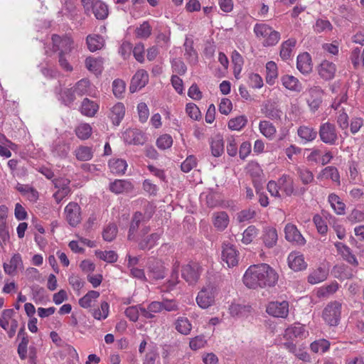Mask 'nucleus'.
Returning a JSON list of instances; mask_svg holds the SVG:
<instances>
[{"label":"nucleus","mask_w":364,"mask_h":364,"mask_svg":"<svg viewBox=\"0 0 364 364\" xmlns=\"http://www.w3.org/2000/svg\"><path fill=\"white\" fill-rule=\"evenodd\" d=\"M279 279L277 272L269 264L261 263L250 266L243 275V283L249 289L274 287Z\"/></svg>","instance_id":"1"},{"label":"nucleus","mask_w":364,"mask_h":364,"mask_svg":"<svg viewBox=\"0 0 364 364\" xmlns=\"http://www.w3.org/2000/svg\"><path fill=\"white\" fill-rule=\"evenodd\" d=\"M341 314V304L337 301L328 303L322 314L324 321L331 326L338 325Z\"/></svg>","instance_id":"2"},{"label":"nucleus","mask_w":364,"mask_h":364,"mask_svg":"<svg viewBox=\"0 0 364 364\" xmlns=\"http://www.w3.org/2000/svg\"><path fill=\"white\" fill-rule=\"evenodd\" d=\"M318 134L323 143L331 146L337 144L338 133L335 124L329 122L322 123L319 127Z\"/></svg>","instance_id":"3"},{"label":"nucleus","mask_w":364,"mask_h":364,"mask_svg":"<svg viewBox=\"0 0 364 364\" xmlns=\"http://www.w3.org/2000/svg\"><path fill=\"white\" fill-rule=\"evenodd\" d=\"M221 258L228 267H235L239 262V252L235 245L229 242H224L222 244Z\"/></svg>","instance_id":"4"},{"label":"nucleus","mask_w":364,"mask_h":364,"mask_svg":"<svg viewBox=\"0 0 364 364\" xmlns=\"http://www.w3.org/2000/svg\"><path fill=\"white\" fill-rule=\"evenodd\" d=\"M65 219L72 227H76L82 220L81 208L75 202L69 203L65 208Z\"/></svg>","instance_id":"5"},{"label":"nucleus","mask_w":364,"mask_h":364,"mask_svg":"<svg viewBox=\"0 0 364 364\" xmlns=\"http://www.w3.org/2000/svg\"><path fill=\"white\" fill-rule=\"evenodd\" d=\"M52 41L53 45V50L59 51L64 54H69L72 50L73 41L71 38L65 36L60 37L58 35L53 34L52 36Z\"/></svg>","instance_id":"6"},{"label":"nucleus","mask_w":364,"mask_h":364,"mask_svg":"<svg viewBox=\"0 0 364 364\" xmlns=\"http://www.w3.org/2000/svg\"><path fill=\"white\" fill-rule=\"evenodd\" d=\"M267 313L274 317L285 318L289 314V303L287 301L269 303Z\"/></svg>","instance_id":"7"},{"label":"nucleus","mask_w":364,"mask_h":364,"mask_svg":"<svg viewBox=\"0 0 364 364\" xmlns=\"http://www.w3.org/2000/svg\"><path fill=\"white\" fill-rule=\"evenodd\" d=\"M182 277L189 284L196 283L199 279L200 267L197 263L188 264L183 267Z\"/></svg>","instance_id":"8"},{"label":"nucleus","mask_w":364,"mask_h":364,"mask_svg":"<svg viewBox=\"0 0 364 364\" xmlns=\"http://www.w3.org/2000/svg\"><path fill=\"white\" fill-rule=\"evenodd\" d=\"M214 300L213 289L210 287L202 289L196 297L197 304L202 309H207L210 306Z\"/></svg>","instance_id":"9"},{"label":"nucleus","mask_w":364,"mask_h":364,"mask_svg":"<svg viewBox=\"0 0 364 364\" xmlns=\"http://www.w3.org/2000/svg\"><path fill=\"white\" fill-rule=\"evenodd\" d=\"M285 238L291 242H294L297 245H304L306 242L305 239L298 230L296 225L287 224L284 228Z\"/></svg>","instance_id":"10"},{"label":"nucleus","mask_w":364,"mask_h":364,"mask_svg":"<svg viewBox=\"0 0 364 364\" xmlns=\"http://www.w3.org/2000/svg\"><path fill=\"white\" fill-rule=\"evenodd\" d=\"M148 73L144 70H138L132 78L129 86V91L132 93H134L141 89L146 85V84L148 82Z\"/></svg>","instance_id":"11"},{"label":"nucleus","mask_w":364,"mask_h":364,"mask_svg":"<svg viewBox=\"0 0 364 364\" xmlns=\"http://www.w3.org/2000/svg\"><path fill=\"white\" fill-rule=\"evenodd\" d=\"M261 112L273 121H280L282 114V110L274 102H267L262 105Z\"/></svg>","instance_id":"12"},{"label":"nucleus","mask_w":364,"mask_h":364,"mask_svg":"<svg viewBox=\"0 0 364 364\" xmlns=\"http://www.w3.org/2000/svg\"><path fill=\"white\" fill-rule=\"evenodd\" d=\"M287 260L289 267L294 272L302 271L307 267L304 255L299 252H291L288 256Z\"/></svg>","instance_id":"13"},{"label":"nucleus","mask_w":364,"mask_h":364,"mask_svg":"<svg viewBox=\"0 0 364 364\" xmlns=\"http://www.w3.org/2000/svg\"><path fill=\"white\" fill-rule=\"evenodd\" d=\"M123 138L125 142L130 144H143L145 142V137L144 134L135 129H129L123 133Z\"/></svg>","instance_id":"14"},{"label":"nucleus","mask_w":364,"mask_h":364,"mask_svg":"<svg viewBox=\"0 0 364 364\" xmlns=\"http://www.w3.org/2000/svg\"><path fill=\"white\" fill-rule=\"evenodd\" d=\"M282 85L287 90L294 92H301L303 90L301 82L294 76L290 75H282L280 78Z\"/></svg>","instance_id":"15"},{"label":"nucleus","mask_w":364,"mask_h":364,"mask_svg":"<svg viewBox=\"0 0 364 364\" xmlns=\"http://www.w3.org/2000/svg\"><path fill=\"white\" fill-rule=\"evenodd\" d=\"M162 233L163 230H161L141 238L138 244L139 248L142 250L151 249L156 245Z\"/></svg>","instance_id":"16"},{"label":"nucleus","mask_w":364,"mask_h":364,"mask_svg":"<svg viewBox=\"0 0 364 364\" xmlns=\"http://www.w3.org/2000/svg\"><path fill=\"white\" fill-rule=\"evenodd\" d=\"M336 71V65L328 60H323L319 65L318 74L325 80H329L334 77Z\"/></svg>","instance_id":"17"},{"label":"nucleus","mask_w":364,"mask_h":364,"mask_svg":"<svg viewBox=\"0 0 364 364\" xmlns=\"http://www.w3.org/2000/svg\"><path fill=\"white\" fill-rule=\"evenodd\" d=\"M166 275V268L160 261H154L149 266L148 276L155 280L164 279Z\"/></svg>","instance_id":"18"},{"label":"nucleus","mask_w":364,"mask_h":364,"mask_svg":"<svg viewBox=\"0 0 364 364\" xmlns=\"http://www.w3.org/2000/svg\"><path fill=\"white\" fill-rule=\"evenodd\" d=\"M70 147L69 144H67L61 139L55 140L51 146V151L53 156L65 159L67 157Z\"/></svg>","instance_id":"19"},{"label":"nucleus","mask_w":364,"mask_h":364,"mask_svg":"<svg viewBox=\"0 0 364 364\" xmlns=\"http://www.w3.org/2000/svg\"><path fill=\"white\" fill-rule=\"evenodd\" d=\"M297 134L304 144L313 141L317 136L318 132L309 126H300L297 129Z\"/></svg>","instance_id":"20"},{"label":"nucleus","mask_w":364,"mask_h":364,"mask_svg":"<svg viewBox=\"0 0 364 364\" xmlns=\"http://www.w3.org/2000/svg\"><path fill=\"white\" fill-rule=\"evenodd\" d=\"M124 105L122 102H117L110 109L109 117L111 119L113 124L119 125L124 118Z\"/></svg>","instance_id":"21"},{"label":"nucleus","mask_w":364,"mask_h":364,"mask_svg":"<svg viewBox=\"0 0 364 364\" xmlns=\"http://www.w3.org/2000/svg\"><path fill=\"white\" fill-rule=\"evenodd\" d=\"M133 188L132 183L127 180L117 179L109 184V190L116 194L130 192L132 191Z\"/></svg>","instance_id":"22"},{"label":"nucleus","mask_w":364,"mask_h":364,"mask_svg":"<svg viewBox=\"0 0 364 364\" xmlns=\"http://www.w3.org/2000/svg\"><path fill=\"white\" fill-rule=\"evenodd\" d=\"M296 68L303 74H307L311 71V58L308 53H303L298 55Z\"/></svg>","instance_id":"23"},{"label":"nucleus","mask_w":364,"mask_h":364,"mask_svg":"<svg viewBox=\"0 0 364 364\" xmlns=\"http://www.w3.org/2000/svg\"><path fill=\"white\" fill-rule=\"evenodd\" d=\"M144 218V216L141 212L137 211V212L134 213V214L132 216V220L130 223V225H129V232H128V235H127V239L129 240H135V235L139 228L141 223L143 221Z\"/></svg>","instance_id":"24"},{"label":"nucleus","mask_w":364,"mask_h":364,"mask_svg":"<svg viewBox=\"0 0 364 364\" xmlns=\"http://www.w3.org/2000/svg\"><path fill=\"white\" fill-rule=\"evenodd\" d=\"M90 11L92 12L95 18L98 20H105L109 15L108 6L101 0L95 1Z\"/></svg>","instance_id":"25"},{"label":"nucleus","mask_w":364,"mask_h":364,"mask_svg":"<svg viewBox=\"0 0 364 364\" xmlns=\"http://www.w3.org/2000/svg\"><path fill=\"white\" fill-rule=\"evenodd\" d=\"M183 47L185 49L184 55L186 59L190 64H196L198 63V54L193 48V41L190 38H186Z\"/></svg>","instance_id":"26"},{"label":"nucleus","mask_w":364,"mask_h":364,"mask_svg":"<svg viewBox=\"0 0 364 364\" xmlns=\"http://www.w3.org/2000/svg\"><path fill=\"white\" fill-rule=\"evenodd\" d=\"M305 328L300 323H295L294 326L288 327L285 330L284 337L287 339L293 338H303L306 336Z\"/></svg>","instance_id":"27"},{"label":"nucleus","mask_w":364,"mask_h":364,"mask_svg":"<svg viewBox=\"0 0 364 364\" xmlns=\"http://www.w3.org/2000/svg\"><path fill=\"white\" fill-rule=\"evenodd\" d=\"M309 93L310 95V97L308 99V103L309 106L314 109H317L322 100H321V95H322V91L318 87H314L309 90Z\"/></svg>","instance_id":"28"},{"label":"nucleus","mask_w":364,"mask_h":364,"mask_svg":"<svg viewBox=\"0 0 364 364\" xmlns=\"http://www.w3.org/2000/svg\"><path fill=\"white\" fill-rule=\"evenodd\" d=\"M211 154L215 157L220 156L224 152V141L223 138L218 135L212 138L210 141Z\"/></svg>","instance_id":"29"},{"label":"nucleus","mask_w":364,"mask_h":364,"mask_svg":"<svg viewBox=\"0 0 364 364\" xmlns=\"http://www.w3.org/2000/svg\"><path fill=\"white\" fill-rule=\"evenodd\" d=\"M88 49L95 52L104 46V38L100 35H89L86 38Z\"/></svg>","instance_id":"30"},{"label":"nucleus","mask_w":364,"mask_h":364,"mask_svg":"<svg viewBox=\"0 0 364 364\" xmlns=\"http://www.w3.org/2000/svg\"><path fill=\"white\" fill-rule=\"evenodd\" d=\"M328 274V270L320 267L309 275L308 282L312 284H318L326 279Z\"/></svg>","instance_id":"31"},{"label":"nucleus","mask_w":364,"mask_h":364,"mask_svg":"<svg viewBox=\"0 0 364 364\" xmlns=\"http://www.w3.org/2000/svg\"><path fill=\"white\" fill-rule=\"evenodd\" d=\"M263 235V242L266 247L270 248L274 247L278 239L277 232L276 229L272 228H267L264 229Z\"/></svg>","instance_id":"32"},{"label":"nucleus","mask_w":364,"mask_h":364,"mask_svg":"<svg viewBox=\"0 0 364 364\" xmlns=\"http://www.w3.org/2000/svg\"><path fill=\"white\" fill-rule=\"evenodd\" d=\"M110 171L115 174H124L127 167V161L122 159H113L109 161Z\"/></svg>","instance_id":"33"},{"label":"nucleus","mask_w":364,"mask_h":364,"mask_svg":"<svg viewBox=\"0 0 364 364\" xmlns=\"http://www.w3.org/2000/svg\"><path fill=\"white\" fill-rule=\"evenodd\" d=\"M98 109V105L88 98H85L82 102L80 112L83 115L92 117Z\"/></svg>","instance_id":"34"},{"label":"nucleus","mask_w":364,"mask_h":364,"mask_svg":"<svg viewBox=\"0 0 364 364\" xmlns=\"http://www.w3.org/2000/svg\"><path fill=\"white\" fill-rule=\"evenodd\" d=\"M328 200L336 214H345L346 205L341 200L340 198L337 195L331 193L328 196Z\"/></svg>","instance_id":"35"},{"label":"nucleus","mask_w":364,"mask_h":364,"mask_svg":"<svg viewBox=\"0 0 364 364\" xmlns=\"http://www.w3.org/2000/svg\"><path fill=\"white\" fill-rule=\"evenodd\" d=\"M266 72L267 83L270 85H274L276 78L278 77V68L277 64L274 61H269L266 64Z\"/></svg>","instance_id":"36"},{"label":"nucleus","mask_w":364,"mask_h":364,"mask_svg":"<svg viewBox=\"0 0 364 364\" xmlns=\"http://www.w3.org/2000/svg\"><path fill=\"white\" fill-rule=\"evenodd\" d=\"M103 60L101 58H95L89 57L85 60V66L95 74L101 73L102 70Z\"/></svg>","instance_id":"37"},{"label":"nucleus","mask_w":364,"mask_h":364,"mask_svg":"<svg viewBox=\"0 0 364 364\" xmlns=\"http://www.w3.org/2000/svg\"><path fill=\"white\" fill-rule=\"evenodd\" d=\"M175 328L183 335H188L192 326L186 317H178L175 322Z\"/></svg>","instance_id":"38"},{"label":"nucleus","mask_w":364,"mask_h":364,"mask_svg":"<svg viewBox=\"0 0 364 364\" xmlns=\"http://www.w3.org/2000/svg\"><path fill=\"white\" fill-rule=\"evenodd\" d=\"M229 218L225 212H220L213 215L214 226L219 230H223L228 225Z\"/></svg>","instance_id":"39"},{"label":"nucleus","mask_w":364,"mask_h":364,"mask_svg":"<svg viewBox=\"0 0 364 364\" xmlns=\"http://www.w3.org/2000/svg\"><path fill=\"white\" fill-rule=\"evenodd\" d=\"M296 40L294 38H289L287 41L282 43L280 50V57L286 60L291 57L292 48L296 45Z\"/></svg>","instance_id":"40"},{"label":"nucleus","mask_w":364,"mask_h":364,"mask_svg":"<svg viewBox=\"0 0 364 364\" xmlns=\"http://www.w3.org/2000/svg\"><path fill=\"white\" fill-rule=\"evenodd\" d=\"M75 154L77 160L86 161L90 160L93 156L92 148L81 146L75 151Z\"/></svg>","instance_id":"41"},{"label":"nucleus","mask_w":364,"mask_h":364,"mask_svg":"<svg viewBox=\"0 0 364 364\" xmlns=\"http://www.w3.org/2000/svg\"><path fill=\"white\" fill-rule=\"evenodd\" d=\"M100 296V293L97 291H89L84 296L79 299V304L81 307L87 309L92 306V301Z\"/></svg>","instance_id":"42"},{"label":"nucleus","mask_w":364,"mask_h":364,"mask_svg":"<svg viewBox=\"0 0 364 364\" xmlns=\"http://www.w3.org/2000/svg\"><path fill=\"white\" fill-rule=\"evenodd\" d=\"M259 129L260 132L267 138L273 137L277 132L273 124L266 120L259 122Z\"/></svg>","instance_id":"43"},{"label":"nucleus","mask_w":364,"mask_h":364,"mask_svg":"<svg viewBox=\"0 0 364 364\" xmlns=\"http://www.w3.org/2000/svg\"><path fill=\"white\" fill-rule=\"evenodd\" d=\"M321 174L326 179H331L333 182L340 185V175L338 169L335 166H327L321 171Z\"/></svg>","instance_id":"44"},{"label":"nucleus","mask_w":364,"mask_h":364,"mask_svg":"<svg viewBox=\"0 0 364 364\" xmlns=\"http://www.w3.org/2000/svg\"><path fill=\"white\" fill-rule=\"evenodd\" d=\"M247 119L245 115L237 116L232 118L228 122V127L232 130H240L246 126Z\"/></svg>","instance_id":"45"},{"label":"nucleus","mask_w":364,"mask_h":364,"mask_svg":"<svg viewBox=\"0 0 364 364\" xmlns=\"http://www.w3.org/2000/svg\"><path fill=\"white\" fill-rule=\"evenodd\" d=\"M297 174L304 185H308L314 182V176L313 173L306 168H298Z\"/></svg>","instance_id":"46"},{"label":"nucleus","mask_w":364,"mask_h":364,"mask_svg":"<svg viewBox=\"0 0 364 364\" xmlns=\"http://www.w3.org/2000/svg\"><path fill=\"white\" fill-rule=\"evenodd\" d=\"M118 229L114 223H109L102 232V237L107 242H112L117 235Z\"/></svg>","instance_id":"47"},{"label":"nucleus","mask_w":364,"mask_h":364,"mask_svg":"<svg viewBox=\"0 0 364 364\" xmlns=\"http://www.w3.org/2000/svg\"><path fill=\"white\" fill-rule=\"evenodd\" d=\"M60 95L63 102L66 106H70L75 100V92L73 87L62 90Z\"/></svg>","instance_id":"48"},{"label":"nucleus","mask_w":364,"mask_h":364,"mask_svg":"<svg viewBox=\"0 0 364 364\" xmlns=\"http://www.w3.org/2000/svg\"><path fill=\"white\" fill-rule=\"evenodd\" d=\"M180 262L176 259L173 262V269L168 281V288L173 289L178 283V271Z\"/></svg>","instance_id":"49"},{"label":"nucleus","mask_w":364,"mask_h":364,"mask_svg":"<svg viewBox=\"0 0 364 364\" xmlns=\"http://www.w3.org/2000/svg\"><path fill=\"white\" fill-rule=\"evenodd\" d=\"M258 230L254 225L249 226L242 234V242L248 245L251 243L254 238L257 235Z\"/></svg>","instance_id":"50"},{"label":"nucleus","mask_w":364,"mask_h":364,"mask_svg":"<svg viewBox=\"0 0 364 364\" xmlns=\"http://www.w3.org/2000/svg\"><path fill=\"white\" fill-rule=\"evenodd\" d=\"M330 343L325 339H321L313 342L311 346V350L314 353H324L328 350Z\"/></svg>","instance_id":"51"},{"label":"nucleus","mask_w":364,"mask_h":364,"mask_svg":"<svg viewBox=\"0 0 364 364\" xmlns=\"http://www.w3.org/2000/svg\"><path fill=\"white\" fill-rule=\"evenodd\" d=\"M151 33V28L148 21H144L139 27L135 30L136 37L140 38H147Z\"/></svg>","instance_id":"52"},{"label":"nucleus","mask_w":364,"mask_h":364,"mask_svg":"<svg viewBox=\"0 0 364 364\" xmlns=\"http://www.w3.org/2000/svg\"><path fill=\"white\" fill-rule=\"evenodd\" d=\"M126 84L120 79H116L112 82V91L114 96L121 98L125 91Z\"/></svg>","instance_id":"53"},{"label":"nucleus","mask_w":364,"mask_h":364,"mask_svg":"<svg viewBox=\"0 0 364 364\" xmlns=\"http://www.w3.org/2000/svg\"><path fill=\"white\" fill-rule=\"evenodd\" d=\"M89 86V80L87 79H82L79 80L73 88L75 94L79 96H82L87 92Z\"/></svg>","instance_id":"54"},{"label":"nucleus","mask_w":364,"mask_h":364,"mask_svg":"<svg viewBox=\"0 0 364 364\" xmlns=\"http://www.w3.org/2000/svg\"><path fill=\"white\" fill-rule=\"evenodd\" d=\"M76 135L81 139H88L92 133V127L88 124H82L78 126L75 130Z\"/></svg>","instance_id":"55"},{"label":"nucleus","mask_w":364,"mask_h":364,"mask_svg":"<svg viewBox=\"0 0 364 364\" xmlns=\"http://www.w3.org/2000/svg\"><path fill=\"white\" fill-rule=\"evenodd\" d=\"M15 312L12 309H4L2 311L1 317H0V326L4 330H7L9 327V321L14 315Z\"/></svg>","instance_id":"56"},{"label":"nucleus","mask_w":364,"mask_h":364,"mask_svg":"<svg viewBox=\"0 0 364 364\" xmlns=\"http://www.w3.org/2000/svg\"><path fill=\"white\" fill-rule=\"evenodd\" d=\"M173 144V139L169 134H164L158 138L156 145L161 149H166L170 148Z\"/></svg>","instance_id":"57"},{"label":"nucleus","mask_w":364,"mask_h":364,"mask_svg":"<svg viewBox=\"0 0 364 364\" xmlns=\"http://www.w3.org/2000/svg\"><path fill=\"white\" fill-rule=\"evenodd\" d=\"M280 39V33L272 28L269 32L268 36L264 40L263 44L264 46H272L276 45Z\"/></svg>","instance_id":"58"},{"label":"nucleus","mask_w":364,"mask_h":364,"mask_svg":"<svg viewBox=\"0 0 364 364\" xmlns=\"http://www.w3.org/2000/svg\"><path fill=\"white\" fill-rule=\"evenodd\" d=\"M196 158L191 155L181 164V168L184 173H188L196 166Z\"/></svg>","instance_id":"59"},{"label":"nucleus","mask_w":364,"mask_h":364,"mask_svg":"<svg viewBox=\"0 0 364 364\" xmlns=\"http://www.w3.org/2000/svg\"><path fill=\"white\" fill-rule=\"evenodd\" d=\"M186 111L188 115L194 120H198L201 116L199 108L194 103H188Z\"/></svg>","instance_id":"60"},{"label":"nucleus","mask_w":364,"mask_h":364,"mask_svg":"<svg viewBox=\"0 0 364 364\" xmlns=\"http://www.w3.org/2000/svg\"><path fill=\"white\" fill-rule=\"evenodd\" d=\"M272 28L264 23H257L254 27V32L257 37L267 38Z\"/></svg>","instance_id":"61"},{"label":"nucleus","mask_w":364,"mask_h":364,"mask_svg":"<svg viewBox=\"0 0 364 364\" xmlns=\"http://www.w3.org/2000/svg\"><path fill=\"white\" fill-rule=\"evenodd\" d=\"M171 66L173 72L182 75L186 72L187 68L185 63L178 58H173L171 60Z\"/></svg>","instance_id":"62"},{"label":"nucleus","mask_w":364,"mask_h":364,"mask_svg":"<svg viewBox=\"0 0 364 364\" xmlns=\"http://www.w3.org/2000/svg\"><path fill=\"white\" fill-rule=\"evenodd\" d=\"M342 256L345 260H346L348 263L353 265L354 267H357L358 265V262L355 256L351 252L350 249L346 245L343 246Z\"/></svg>","instance_id":"63"},{"label":"nucleus","mask_w":364,"mask_h":364,"mask_svg":"<svg viewBox=\"0 0 364 364\" xmlns=\"http://www.w3.org/2000/svg\"><path fill=\"white\" fill-rule=\"evenodd\" d=\"M139 306L140 305L132 306L126 309L125 315L130 321L135 322L138 320L140 312Z\"/></svg>","instance_id":"64"}]
</instances>
